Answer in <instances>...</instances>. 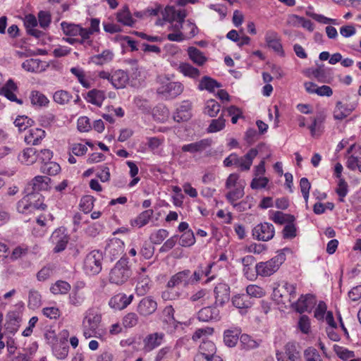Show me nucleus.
Instances as JSON below:
<instances>
[{"label":"nucleus","mask_w":361,"mask_h":361,"mask_svg":"<svg viewBox=\"0 0 361 361\" xmlns=\"http://www.w3.org/2000/svg\"><path fill=\"white\" fill-rule=\"evenodd\" d=\"M102 322V314L94 308L88 309L84 315L82 328L84 337L87 339L95 337L104 338V332L99 329Z\"/></svg>","instance_id":"obj_1"},{"label":"nucleus","mask_w":361,"mask_h":361,"mask_svg":"<svg viewBox=\"0 0 361 361\" xmlns=\"http://www.w3.org/2000/svg\"><path fill=\"white\" fill-rule=\"evenodd\" d=\"M44 197L37 192H32L24 196L17 204L18 212L29 214L35 210H44L47 205L44 203Z\"/></svg>","instance_id":"obj_2"},{"label":"nucleus","mask_w":361,"mask_h":361,"mask_svg":"<svg viewBox=\"0 0 361 361\" xmlns=\"http://www.w3.org/2000/svg\"><path fill=\"white\" fill-rule=\"evenodd\" d=\"M127 258H121L116 262L109 274V281L117 285L123 284L130 276L131 271L128 266Z\"/></svg>","instance_id":"obj_3"},{"label":"nucleus","mask_w":361,"mask_h":361,"mask_svg":"<svg viewBox=\"0 0 361 361\" xmlns=\"http://www.w3.org/2000/svg\"><path fill=\"white\" fill-rule=\"evenodd\" d=\"M89 295L86 284L82 281H76L68 295V304L74 307L82 306Z\"/></svg>","instance_id":"obj_4"},{"label":"nucleus","mask_w":361,"mask_h":361,"mask_svg":"<svg viewBox=\"0 0 361 361\" xmlns=\"http://www.w3.org/2000/svg\"><path fill=\"white\" fill-rule=\"evenodd\" d=\"M284 260V255H278L269 261L257 263L255 267L256 272L262 276H269L279 269Z\"/></svg>","instance_id":"obj_5"},{"label":"nucleus","mask_w":361,"mask_h":361,"mask_svg":"<svg viewBox=\"0 0 361 361\" xmlns=\"http://www.w3.org/2000/svg\"><path fill=\"white\" fill-rule=\"evenodd\" d=\"M102 252L99 250L90 252L84 260L83 268L85 271L91 275L99 274L102 270Z\"/></svg>","instance_id":"obj_6"},{"label":"nucleus","mask_w":361,"mask_h":361,"mask_svg":"<svg viewBox=\"0 0 361 361\" xmlns=\"http://www.w3.org/2000/svg\"><path fill=\"white\" fill-rule=\"evenodd\" d=\"M274 297L281 302H285L286 300L293 303L296 297V286L285 282L283 285H279L274 288Z\"/></svg>","instance_id":"obj_7"},{"label":"nucleus","mask_w":361,"mask_h":361,"mask_svg":"<svg viewBox=\"0 0 361 361\" xmlns=\"http://www.w3.org/2000/svg\"><path fill=\"white\" fill-rule=\"evenodd\" d=\"M306 75L314 78L322 83H330L333 80V73L331 68H326L324 65H318L317 68H309L306 71Z\"/></svg>","instance_id":"obj_8"},{"label":"nucleus","mask_w":361,"mask_h":361,"mask_svg":"<svg viewBox=\"0 0 361 361\" xmlns=\"http://www.w3.org/2000/svg\"><path fill=\"white\" fill-rule=\"evenodd\" d=\"M274 226L267 222L259 224L252 229L253 238L260 241H269L274 238Z\"/></svg>","instance_id":"obj_9"},{"label":"nucleus","mask_w":361,"mask_h":361,"mask_svg":"<svg viewBox=\"0 0 361 361\" xmlns=\"http://www.w3.org/2000/svg\"><path fill=\"white\" fill-rule=\"evenodd\" d=\"M184 90L183 85L180 82H168L163 83L157 90V92L166 98L173 99L180 95Z\"/></svg>","instance_id":"obj_10"},{"label":"nucleus","mask_w":361,"mask_h":361,"mask_svg":"<svg viewBox=\"0 0 361 361\" xmlns=\"http://www.w3.org/2000/svg\"><path fill=\"white\" fill-rule=\"evenodd\" d=\"M157 302L152 296H147L140 300L137 306V313L144 317L153 314L157 310Z\"/></svg>","instance_id":"obj_11"},{"label":"nucleus","mask_w":361,"mask_h":361,"mask_svg":"<svg viewBox=\"0 0 361 361\" xmlns=\"http://www.w3.org/2000/svg\"><path fill=\"white\" fill-rule=\"evenodd\" d=\"M257 148H252L244 156L239 157L236 154L235 166L241 171H247L250 169L253 159L258 154Z\"/></svg>","instance_id":"obj_12"},{"label":"nucleus","mask_w":361,"mask_h":361,"mask_svg":"<svg viewBox=\"0 0 361 361\" xmlns=\"http://www.w3.org/2000/svg\"><path fill=\"white\" fill-rule=\"evenodd\" d=\"M264 39L270 49H272L279 55L281 56H284L285 53L281 42V38L276 31L273 30H267L265 34Z\"/></svg>","instance_id":"obj_13"},{"label":"nucleus","mask_w":361,"mask_h":361,"mask_svg":"<svg viewBox=\"0 0 361 361\" xmlns=\"http://www.w3.org/2000/svg\"><path fill=\"white\" fill-rule=\"evenodd\" d=\"M316 304V299L313 295L307 294L301 295L296 302H293L292 305L300 313L310 312Z\"/></svg>","instance_id":"obj_14"},{"label":"nucleus","mask_w":361,"mask_h":361,"mask_svg":"<svg viewBox=\"0 0 361 361\" xmlns=\"http://www.w3.org/2000/svg\"><path fill=\"white\" fill-rule=\"evenodd\" d=\"M218 305L207 306L202 308L197 312V318L200 321L209 322L212 321H219L221 319L220 311L217 308Z\"/></svg>","instance_id":"obj_15"},{"label":"nucleus","mask_w":361,"mask_h":361,"mask_svg":"<svg viewBox=\"0 0 361 361\" xmlns=\"http://www.w3.org/2000/svg\"><path fill=\"white\" fill-rule=\"evenodd\" d=\"M191 285L190 281V270L185 269L173 275L167 283V286L176 288L179 286L187 287Z\"/></svg>","instance_id":"obj_16"},{"label":"nucleus","mask_w":361,"mask_h":361,"mask_svg":"<svg viewBox=\"0 0 361 361\" xmlns=\"http://www.w3.org/2000/svg\"><path fill=\"white\" fill-rule=\"evenodd\" d=\"M216 305L223 306L230 298V287L224 283H218L214 288Z\"/></svg>","instance_id":"obj_17"},{"label":"nucleus","mask_w":361,"mask_h":361,"mask_svg":"<svg viewBox=\"0 0 361 361\" xmlns=\"http://www.w3.org/2000/svg\"><path fill=\"white\" fill-rule=\"evenodd\" d=\"M277 361H296L299 357V352L293 343H288L285 345L284 352H277L276 354Z\"/></svg>","instance_id":"obj_18"},{"label":"nucleus","mask_w":361,"mask_h":361,"mask_svg":"<svg viewBox=\"0 0 361 361\" xmlns=\"http://www.w3.org/2000/svg\"><path fill=\"white\" fill-rule=\"evenodd\" d=\"M133 298V295H127L125 293H118L110 299L109 304L115 310H123L132 302Z\"/></svg>","instance_id":"obj_19"},{"label":"nucleus","mask_w":361,"mask_h":361,"mask_svg":"<svg viewBox=\"0 0 361 361\" xmlns=\"http://www.w3.org/2000/svg\"><path fill=\"white\" fill-rule=\"evenodd\" d=\"M357 103L345 105L340 101L337 102L334 110V119L339 121L343 120L355 109Z\"/></svg>","instance_id":"obj_20"},{"label":"nucleus","mask_w":361,"mask_h":361,"mask_svg":"<svg viewBox=\"0 0 361 361\" xmlns=\"http://www.w3.org/2000/svg\"><path fill=\"white\" fill-rule=\"evenodd\" d=\"M164 338L163 333H153L147 335L143 341L144 350L147 352L152 351L161 345Z\"/></svg>","instance_id":"obj_21"},{"label":"nucleus","mask_w":361,"mask_h":361,"mask_svg":"<svg viewBox=\"0 0 361 361\" xmlns=\"http://www.w3.org/2000/svg\"><path fill=\"white\" fill-rule=\"evenodd\" d=\"M51 240L56 244L54 251L60 252L64 250L68 242V237L62 229L56 230L51 235Z\"/></svg>","instance_id":"obj_22"},{"label":"nucleus","mask_w":361,"mask_h":361,"mask_svg":"<svg viewBox=\"0 0 361 361\" xmlns=\"http://www.w3.org/2000/svg\"><path fill=\"white\" fill-rule=\"evenodd\" d=\"M164 19L169 22L180 21L184 23L187 16L186 11L184 9L177 10L173 6H167L164 10Z\"/></svg>","instance_id":"obj_23"},{"label":"nucleus","mask_w":361,"mask_h":361,"mask_svg":"<svg viewBox=\"0 0 361 361\" xmlns=\"http://www.w3.org/2000/svg\"><path fill=\"white\" fill-rule=\"evenodd\" d=\"M191 106L189 101H183L174 114L173 120L178 123L189 120L191 117Z\"/></svg>","instance_id":"obj_24"},{"label":"nucleus","mask_w":361,"mask_h":361,"mask_svg":"<svg viewBox=\"0 0 361 361\" xmlns=\"http://www.w3.org/2000/svg\"><path fill=\"white\" fill-rule=\"evenodd\" d=\"M211 145L212 140L210 139H202L195 142L184 145L182 146L181 149L184 152H201L210 147Z\"/></svg>","instance_id":"obj_25"},{"label":"nucleus","mask_w":361,"mask_h":361,"mask_svg":"<svg viewBox=\"0 0 361 361\" xmlns=\"http://www.w3.org/2000/svg\"><path fill=\"white\" fill-rule=\"evenodd\" d=\"M129 82V76L127 72L123 70H117L111 76V83L116 89L124 88Z\"/></svg>","instance_id":"obj_26"},{"label":"nucleus","mask_w":361,"mask_h":361,"mask_svg":"<svg viewBox=\"0 0 361 361\" xmlns=\"http://www.w3.org/2000/svg\"><path fill=\"white\" fill-rule=\"evenodd\" d=\"M46 133L38 128L30 129L25 136V142L28 145H37L44 138Z\"/></svg>","instance_id":"obj_27"},{"label":"nucleus","mask_w":361,"mask_h":361,"mask_svg":"<svg viewBox=\"0 0 361 361\" xmlns=\"http://www.w3.org/2000/svg\"><path fill=\"white\" fill-rule=\"evenodd\" d=\"M17 90V86L14 82L10 79L7 81L6 85L0 90V94L4 95L11 102H16L19 104H23V101L17 98L14 92Z\"/></svg>","instance_id":"obj_28"},{"label":"nucleus","mask_w":361,"mask_h":361,"mask_svg":"<svg viewBox=\"0 0 361 361\" xmlns=\"http://www.w3.org/2000/svg\"><path fill=\"white\" fill-rule=\"evenodd\" d=\"M51 178L45 176H37L34 177L29 185L32 187L33 192L47 190L50 188Z\"/></svg>","instance_id":"obj_29"},{"label":"nucleus","mask_w":361,"mask_h":361,"mask_svg":"<svg viewBox=\"0 0 361 361\" xmlns=\"http://www.w3.org/2000/svg\"><path fill=\"white\" fill-rule=\"evenodd\" d=\"M244 189L245 186L227 190L228 192L225 195L226 199L234 207H240L241 203L238 204L236 202L244 196Z\"/></svg>","instance_id":"obj_30"},{"label":"nucleus","mask_w":361,"mask_h":361,"mask_svg":"<svg viewBox=\"0 0 361 361\" xmlns=\"http://www.w3.org/2000/svg\"><path fill=\"white\" fill-rule=\"evenodd\" d=\"M21 319L16 312H11L6 315L5 329L11 334L16 332L20 326Z\"/></svg>","instance_id":"obj_31"},{"label":"nucleus","mask_w":361,"mask_h":361,"mask_svg":"<svg viewBox=\"0 0 361 361\" xmlns=\"http://www.w3.org/2000/svg\"><path fill=\"white\" fill-rule=\"evenodd\" d=\"M38 159L37 150L34 147H27L18 155L20 161L25 165H32Z\"/></svg>","instance_id":"obj_32"},{"label":"nucleus","mask_w":361,"mask_h":361,"mask_svg":"<svg viewBox=\"0 0 361 361\" xmlns=\"http://www.w3.org/2000/svg\"><path fill=\"white\" fill-rule=\"evenodd\" d=\"M114 57V54L109 49L104 50L101 54L92 56L91 62L97 66H102L110 63Z\"/></svg>","instance_id":"obj_33"},{"label":"nucleus","mask_w":361,"mask_h":361,"mask_svg":"<svg viewBox=\"0 0 361 361\" xmlns=\"http://www.w3.org/2000/svg\"><path fill=\"white\" fill-rule=\"evenodd\" d=\"M106 250L114 258H116L123 251V243L118 238H113L106 245Z\"/></svg>","instance_id":"obj_34"},{"label":"nucleus","mask_w":361,"mask_h":361,"mask_svg":"<svg viewBox=\"0 0 361 361\" xmlns=\"http://www.w3.org/2000/svg\"><path fill=\"white\" fill-rule=\"evenodd\" d=\"M23 69L28 72L39 73L45 70L43 62L38 59H29L22 63Z\"/></svg>","instance_id":"obj_35"},{"label":"nucleus","mask_w":361,"mask_h":361,"mask_svg":"<svg viewBox=\"0 0 361 361\" xmlns=\"http://www.w3.org/2000/svg\"><path fill=\"white\" fill-rule=\"evenodd\" d=\"M347 167L352 171L361 172V145L354 154L348 157Z\"/></svg>","instance_id":"obj_36"},{"label":"nucleus","mask_w":361,"mask_h":361,"mask_svg":"<svg viewBox=\"0 0 361 361\" xmlns=\"http://www.w3.org/2000/svg\"><path fill=\"white\" fill-rule=\"evenodd\" d=\"M240 334V329H227L224 333V342L228 347L232 348L235 346Z\"/></svg>","instance_id":"obj_37"},{"label":"nucleus","mask_w":361,"mask_h":361,"mask_svg":"<svg viewBox=\"0 0 361 361\" xmlns=\"http://www.w3.org/2000/svg\"><path fill=\"white\" fill-rule=\"evenodd\" d=\"M188 54L190 59L198 66H202L207 60L203 52L195 47H188Z\"/></svg>","instance_id":"obj_38"},{"label":"nucleus","mask_w":361,"mask_h":361,"mask_svg":"<svg viewBox=\"0 0 361 361\" xmlns=\"http://www.w3.org/2000/svg\"><path fill=\"white\" fill-rule=\"evenodd\" d=\"M61 27L64 35L70 37L78 36L85 28L79 25L62 22Z\"/></svg>","instance_id":"obj_39"},{"label":"nucleus","mask_w":361,"mask_h":361,"mask_svg":"<svg viewBox=\"0 0 361 361\" xmlns=\"http://www.w3.org/2000/svg\"><path fill=\"white\" fill-rule=\"evenodd\" d=\"M221 87V85L219 82L209 76H204L200 81L198 85V88L200 90H206L210 92H213L215 88Z\"/></svg>","instance_id":"obj_40"},{"label":"nucleus","mask_w":361,"mask_h":361,"mask_svg":"<svg viewBox=\"0 0 361 361\" xmlns=\"http://www.w3.org/2000/svg\"><path fill=\"white\" fill-rule=\"evenodd\" d=\"M233 305L238 309H247L252 305V302L246 294H239L232 298Z\"/></svg>","instance_id":"obj_41"},{"label":"nucleus","mask_w":361,"mask_h":361,"mask_svg":"<svg viewBox=\"0 0 361 361\" xmlns=\"http://www.w3.org/2000/svg\"><path fill=\"white\" fill-rule=\"evenodd\" d=\"M178 71L185 76L193 79L197 78L200 75V72L197 68L188 63H180L178 67Z\"/></svg>","instance_id":"obj_42"},{"label":"nucleus","mask_w":361,"mask_h":361,"mask_svg":"<svg viewBox=\"0 0 361 361\" xmlns=\"http://www.w3.org/2000/svg\"><path fill=\"white\" fill-rule=\"evenodd\" d=\"M153 215L152 209H147L140 213L135 219L131 221L133 226L141 228L145 226Z\"/></svg>","instance_id":"obj_43"},{"label":"nucleus","mask_w":361,"mask_h":361,"mask_svg":"<svg viewBox=\"0 0 361 361\" xmlns=\"http://www.w3.org/2000/svg\"><path fill=\"white\" fill-rule=\"evenodd\" d=\"M149 282L150 280L147 276L141 273L140 274L138 281L135 287V291L137 295H144L146 294L149 289Z\"/></svg>","instance_id":"obj_44"},{"label":"nucleus","mask_w":361,"mask_h":361,"mask_svg":"<svg viewBox=\"0 0 361 361\" xmlns=\"http://www.w3.org/2000/svg\"><path fill=\"white\" fill-rule=\"evenodd\" d=\"M216 355L215 344L211 341L204 340L199 346V350L196 355Z\"/></svg>","instance_id":"obj_45"},{"label":"nucleus","mask_w":361,"mask_h":361,"mask_svg":"<svg viewBox=\"0 0 361 361\" xmlns=\"http://www.w3.org/2000/svg\"><path fill=\"white\" fill-rule=\"evenodd\" d=\"M245 186V181L240 180V176L236 173H231L225 182V188L226 190Z\"/></svg>","instance_id":"obj_46"},{"label":"nucleus","mask_w":361,"mask_h":361,"mask_svg":"<svg viewBox=\"0 0 361 361\" xmlns=\"http://www.w3.org/2000/svg\"><path fill=\"white\" fill-rule=\"evenodd\" d=\"M105 99V93L104 91L98 90H92L87 93V101L98 106H102Z\"/></svg>","instance_id":"obj_47"},{"label":"nucleus","mask_w":361,"mask_h":361,"mask_svg":"<svg viewBox=\"0 0 361 361\" xmlns=\"http://www.w3.org/2000/svg\"><path fill=\"white\" fill-rule=\"evenodd\" d=\"M71 289V285L65 281H57L51 288L50 291L54 295L66 294Z\"/></svg>","instance_id":"obj_48"},{"label":"nucleus","mask_w":361,"mask_h":361,"mask_svg":"<svg viewBox=\"0 0 361 361\" xmlns=\"http://www.w3.org/2000/svg\"><path fill=\"white\" fill-rule=\"evenodd\" d=\"M40 171L43 173L49 176H55L61 171V167L56 162L50 161L42 164L40 167Z\"/></svg>","instance_id":"obj_49"},{"label":"nucleus","mask_w":361,"mask_h":361,"mask_svg":"<svg viewBox=\"0 0 361 361\" xmlns=\"http://www.w3.org/2000/svg\"><path fill=\"white\" fill-rule=\"evenodd\" d=\"M271 219L274 223L282 225L285 223L294 222L295 218L291 214H287L281 212L276 211L274 212Z\"/></svg>","instance_id":"obj_50"},{"label":"nucleus","mask_w":361,"mask_h":361,"mask_svg":"<svg viewBox=\"0 0 361 361\" xmlns=\"http://www.w3.org/2000/svg\"><path fill=\"white\" fill-rule=\"evenodd\" d=\"M30 99L32 105L42 106H46L49 103L47 97L39 91H32Z\"/></svg>","instance_id":"obj_51"},{"label":"nucleus","mask_w":361,"mask_h":361,"mask_svg":"<svg viewBox=\"0 0 361 361\" xmlns=\"http://www.w3.org/2000/svg\"><path fill=\"white\" fill-rule=\"evenodd\" d=\"M220 109L221 106L216 100L209 99L205 104L204 112L210 117H215L220 111Z\"/></svg>","instance_id":"obj_52"},{"label":"nucleus","mask_w":361,"mask_h":361,"mask_svg":"<svg viewBox=\"0 0 361 361\" xmlns=\"http://www.w3.org/2000/svg\"><path fill=\"white\" fill-rule=\"evenodd\" d=\"M42 305V296L40 293L35 290H30L28 296V307L30 309L35 310Z\"/></svg>","instance_id":"obj_53"},{"label":"nucleus","mask_w":361,"mask_h":361,"mask_svg":"<svg viewBox=\"0 0 361 361\" xmlns=\"http://www.w3.org/2000/svg\"><path fill=\"white\" fill-rule=\"evenodd\" d=\"M334 351L336 354V355L341 360L346 361L349 359L353 358L355 357V353L352 350H349L343 346H340L338 345H334Z\"/></svg>","instance_id":"obj_54"},{"label":"nucleus","mask_w":361,"mask_h":361,"mask_svg":"<svg viewBox=\"0 0 361 361\" xmlns=\"http://www.w3.org/2000/svg\"><path fill=\"white\" fill-rule=\"evenodd\" d=\"M117 20L124 25L132 26L134 23L131 14L128 8H123L117 13Z\"/></svg>","instance_id":"obj_55"},{"label":"nucleus","mask_w":361,"mask_h":361,"mask_svg":"<svg viewBox=\"0 0 361 361\" xmlns=\"http://www.w3.org/2000/svg\"><path fill=\"white\" fill-rule=\"evenodd\" d=\"M72 97L69 92L62 90L56 91L53 96L54 102L61 105L68 104Z\"/></svg>","instance_id":"obj_56"},{"label":"nucleus","mask_w":361,"mask_h":361,"mask_svg":"<svg viewBox=\"0 0 361 361\" xmlns=\"http://www.w3.org/2000/svg\"><path fill=\"white\" fill-rule=\"evenodd\" d=\"M138 322V315L135 312H129L123 317L122 319V324L125 328H132L135 326Z\"/></svg>","instance_id":"obj_57"},{"label":"nucleus","mask_w":361,"mask_h":361,"mask_svg":"<svg viewBox=\"0 0 361 361\" xmlns=\"http://www.w3.org/2000/svg\"><path fill=\"white\" fill-rule=\"evenodd\" d=\"M225 119L221 114L217 119H213L207 129L209 133H216L225 127Z\"/></svg>","instance_id":"obj_58"},{"label":"nucleus","mask_w":361,"mask_h":361,"mask_svg":"<svg viewBox=\"0 0 361 361\" xmlns=\"http://www.w3.org/2000/svg\"><path fill=\"white\" fill-rule=\"evenodd\" d=\"M246 293L248 297L259 298L265 295V292L262 288L255 284L247 286Z\"/></svg>","instance_id":"obj_59"},{"label":"nucleus","mask_w":361,"mask_h":361,"mask_svg":"<svg viewBox=\"0 0 361 361\" xmlns=\"http://www.w3.org/2000/svg\"><path fill=\"white\" fill-rule=\"evenodd\" d=\"M305 361H323L319 352L313 347H309L304 350Z\"/></svg>","instance_id":"obj_60"},{"label":"nucleus","mask_w":361,"mask_h":361,"mask_svg":"<svg viewBox=\"0 0 361 361\" xmlns=\"http://www.w3.org/2000/svg\"><path fill=\"white\" fill-rule=\"evenodd\" d=\"M195 242L193 232L188 231L183 233L180 237V245L183 247H189L192 245Z\"/></svg>","instance_id":"obj_61"},{"label":"nucleus","mask_w":361,"mask_h":361,"mask_svg":"<svg viewBox=\"0 0 361 361\" xmlns=\"http://www.w3.org/2000/svg\"><path fill=\"white\" fill-rule=\"evenodd\" d=\"M71 72L77 77L79 82L86 88H89L90 87V84L88 80L85 78V75L84 71L78 68L73 67L71 68Z\"/></svg>","instance_id":"obj_62"},{"label":"nucleus","mask_w":361,"mask_h":361,"mask_svg":"<svg viewBox=\"0 0 361 361\" xmlns=\"http://www.w3.org/2000/svg\"><path fill=\"white\" fill-rule=\"evenodd\" d=\"M240 342L243 348L247 350L256 348L259 345L258 343L247 334L241 335Z\"/></svg>","instance_id":"obj_63"},{"label":"nucleus","mask_w":361,"mask_h":361,"mask_svg":"<svg viewBox=\"0 0 361 361\" xmlns=\"http://www.w3.org/2000/svg\"><path fill=\"white\" fill-rule=\"evenodd\" d=\"M169 235V232L165 229H159L150 235V240L153 244L161 243Z\"/></svg>","instance_id":"obj_64"}]
</instances>
